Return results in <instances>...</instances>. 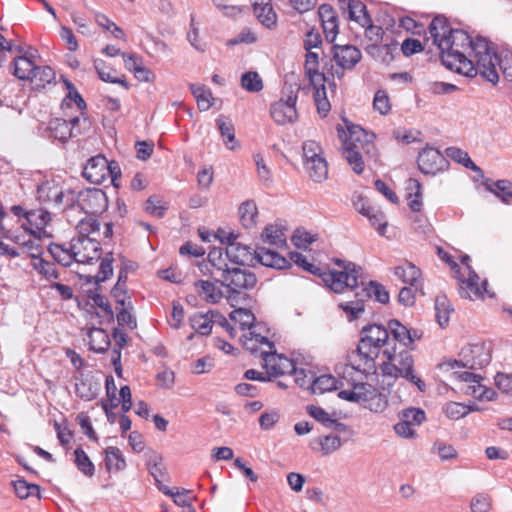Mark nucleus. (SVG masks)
Returning <instances> with one entry per match:
<instances>
[{"label":"nucleus","instance_id":"nucleus-1","mask_svg":"<svg viewBox=\"0 0 512 512\" xmlns=\"http://www.w3.org/2000/svg\"><path fill=\"white\" fill-rule=\"evenodd\" d=\"M439 50L442 64L449 70L470 78L480 74L493 85L498 83L499 74L493 68L494 57L485 38L479 36L473 40L464 30L454 29L439 44Z\"/></svg>","mask_w":512,"mask_h":512},{"label":"nucleus","instance_id":"nucleus-2","mask_svg":"<svg viewBox=\"0 0 512 512\" xmlns=\"http://www.w3.org/2000/svg\"><path fill=\"white\" fill-rule=\"evenodd\" d=\"M347 133L341 125L337 126L338 136L343 141L342 155L351 166L352 170L360 175L365 165L363 155L369 158L376 157L375 135L366 132L361 126L355 125L344 118Z\"/></svg>","mask_w":512,"mask_h":512},{"label":"nucleus","instance_id":"nucleus-3","mask_svg":"<svg viewBox=\"0 0 512 512\" xmlns=\"http://www.w3.org/2000/svg\"><path fill=\"white\" fill-rule=\"evenodd\" d=\"M289 261L295 263L306 272L322 279L327 287L335 293H343L345 287H357V279L361 273V267L355 263H346L343 260H336V264L343 268L342 271H331L322 269L321 267L308 261L306 256L300 252H290Z\"/></svg>","mask_w":512,"mask_h":512},{"label":"nucleus","instance_id":"nucleus-4","mask_svg":"<svg viewBox=\"0 0 512 512\" xmlns=\"http://www.w3.org/2000/svg\"><path fill=\"white\" fill-rule=\"evenodd\" d=\"M388 326L379 324H367L361 329V338L356 354L360 362L354 361L352 368L356 371L369 374L376 371L375 360L379 356L380 349L388 342Z\"/></svg>","mask_w":512,"mask_h":512},{"label":"nucleus","instance_id":"nucleus-5","mask_svg":"<svg viewBox=\"0 0 512 512\" xmlns=\"http://www.w3.org/2000/svg\"><path fill=\"white\" fill-rule=\"evenodd\" d=\"M363 270L357 279V287H345V290L353 293L354 299L347 300L339 303V308L343 310L349 322H352L360 317L365 310V302L374 297L376 301L381 304L389 303V292L385 287L375 281H369L365 285L362 279Z\"/></svg>","mask_w":512,"mask_h":512},{"label":"nucleus","instance_id":"nucleus-6","mask_svg":"<svg viewBox=\"0 0 512 512\" xmlns=\"http://www.w3.org/2000/svg\"><path fill=\"white\" fill-rule=\"evenodd\" d=\"M74 191L64 189L55 180H46L37 187V200L60 211L73 209Z\"/></svg>","mask_w":512,"mask_h":512},{"label":"nucleus","instance_id":"nucleus-7","mask_svg":"<svg viewBox=\"0 0 512 512\" xmlns=\"http://www.w3.org/2000/svg\"><path fill=\"white\" fill-rule=\"evenodd\" d=\"M491 360L490 351L484 343H476L464 346L459 353V360L453 359L440 364V368L454 369L463 367L470 370L482 369Z\"/></svg>","mask_w":512,"mask_h":512},{"label":"nucleus","instance_id":"nucleus-8","mask_svg":"<svg viewBox=\"0 0 512 512\" xmlns=\"http://www.w3.org/2000/svg\"><path fill=\"white\" fill-rule=\"evenodd\" d=\"M216 281L219 282L220 286L227 288L228 300L235 301L242 292L255 287L257 277L255 273L248 269L232 266L223 279H217Z\"/></svg>","mask_w":512,"mask_h":512},{"label":"nucleus","instance_id":"nucleus-9","mask_svg":"<svg viewBox=\"0 0 512 512\" xmlns=\"http://www.w3.org/2000/svg\"><path fill=\"white\" fill-rule=\"evenodd\" d=\"M76 207L86 215L96 216L106 211L108 198L100 188H87L77 194L74 192L73 209Z\"/></svg>","mask_w":512,"mask_h":512},{"label":"nucleus","instance_id":"nucleus-10","mask_svg":"<svg viewBox=\"0 0 512 512\" xmlns=\"http://www.w3.org/2000/svg\"><path fill=\"white\" fill-rule=\"evenodd\" d=\"M297 99L298 90L294 91L291 86L288 91L283 89L281 98L270 107V115L277 124L285 125L297 121Z\"/></svg>","mask_w":512,"mask_h":512},{"label":"nucleus","instance_id":"nucleus-11","mask_svg":"<svg viewBox=\"0 0 512 512\" xmlns=\"http://www.w3.org/2000/svg\"><path fill=\"white\" fill-rule=\"evenodd\" d=\"M383 355L388 360L394 361V363H396L398 369L401 370V373H403V378L415 384L420 391H424L426 389L425 382L414 374V360L407 348H403L399 352L396 351L395 346L391 349L386 348L383 350Z\"/></svg>","mask_w":512,"mask_h":512},{"label":"nucleus","instance_id":"nucleus-12","mask_svg":"<svg viewBox=\"0 0 512 512\" xmlns=\"http://www.w3.org/2000/svg\"><path fill=\"white\" fill-rule=\"evenodd\" d=\"M417 164L423 174L436 175L448 168L449 161L438 149L426 147L419 153Z\"/></svg>","mask_w":512,"mask_h":512},{"label":"nucleus","instance_id":"nucleus-13","mask_svg":"<svg viewBox=\"0 0 512 512\" xmlns=\"http://www.w3.org/2000/svg\"><path fill=\"white\" fill-rule=\"evenodd\" d=\"M76 229L79 233V238H84V242L91 245L93 250L92 255L83 254L80 261L82 263L91 264L94 260H98L100 258L101 245L97 240L89 238V235L93 232L99 231L100 222L95 218L86 217L78 222Z\"/></svg>","mask_w":512,"mask_h":512},{"label":"nucleus","instance_id":"nucleus-14","mask_svg":"<svg viewBox=\"0 0 512 512\" xmlns=\"http://www.w3.org/2000/svg\"><path fill=\"white\" fill-rule=\"evenodd\" d=\"M264 368L269 370L272 380L285 374H297L296 364L292 359L276 352H262Z\"/></svg>","mask_w":512,"mask_h":512},{"label":"nucleus","instance_id":"nucleus-15","mask_svg":"<svg viewBox=\"0 0 512 512\" xmlns=\"http://www.w3.org/2000/svg\"><path fill=\"white\" fill-rule=\"evenodd\" d=\"M332 58L342 70H352L361 61L360 49L351 44H333L331 47Z\"/></svg>","mask_w":512,"mask_h":512},{"label":"nucleus","instance_id":"nucleus-16","mask_svg":"<svg viewBox=\"0 0 512 512\" xmlns=\"http://www.w3.org/2000/svg\"><path fill=\"white\" fill-rule=\"evenodd\" d=\"M380 393L378 390L368 383H355L351 390H341L338 393L340 399L353 403H361L366 406V403L375 399L380 400Z\"/></svg>","mask_w":512,"mask_h":512},{"label":"nucleus","instance_id":"nucleus-17","mask_svg":"<svg viewBox=\"0 0 512 512\" xmlns=\"http://www.w3.org/2000/svg\"><path fill=\"white\" fill-rule=\"evenodd\" d=\"M457 279L459 280V294L461 298L470 300L483 298L488 283L487 280H484L482 285L479 286L480 278L474 269H470L467 279L463 276H457Z\"/></svg>","mask_w":512,"mask_h":512},{"label":"nucleus","instance_id":"nucleus-18","mask_svg":"<svg viewBox=\"0 0 512 512\" xmlns=\"http://www.w3.org/2000/svg\"><path fill=\"white\" fill-rule=\"evenodd\" d=\"M394 275L403 283L415 287V291H420V295H424L421 283V270L412 262L404 261L400 265L393 268Z\"/></svg>","mask_w":512,"mask_h":512},{"label":"nucleus","instance_id":"nucleus-19","mask_svg":"<svg viewBox=\"0 0 512 512\" xmlns=\"http://www.w3.org/2000/svg\"><path fill=\"white\" fill-rule=\"evenodd\" d=\"M42 136L49 140H58L61 143H66L70 138L76 137V134L70 128L67 120L52 118L44 128Z\"/></svg>","mask_w":512,"mask_h":512},{"label":"nucleus","instance_id":"nucleus-20","mask_svg":"<svg viewBox=\"0 0 512 512\" xmlns=\"http://www.w3.org/2000/svg\"><path fill=\"white\" fill-rule=\"evenodd\" d=\"M254 257V260L266 267L279 270L292 267V263L284 256L274 250L265 247H257L254 250Z\"/></svg>","mask_w":512,"mask_h":512},{"label":"nucleus","instance_id":"nucleus-21","mask_svg":"<svg viewBox=\"0 0 512 512\" xmlns=\"http://www.w3.org/2000/svg\"><path fill=\"white\" fill-rule=\"evenodd\" d=\"M217 278L211 280H197L194 282V288L198 296L205 302L210 304L219 303L224 297L221 289L222 286L216 281Z\"/></svg>","mask_w":512,"mask_h":512},{"label":"nucleus","instance_id":"nucleus-22","mask_svg":"<svg viewBox=\"0 0 512 512\" xmlns=\"http://www.w3.org/2000/svg\"><path fill=\"white\" fill-rule=\"evenodd\" d=\"M107 163L108 160L103 155L91 157L83 169V177L93 184H101L105 180V171L108 170Z\"/></svg>","mask_w":512,"mask_h":512},{"label":"nucleus","instance_id":"nucleus-23","mask_svg":"<svg viewBox=\"0 0 512 512\" xmlns=\"http://www.w3.org/2000/svg\"><path fill=\"white\" fill-rule=\"evenodd\" d=\"M214 318H220L221 324H228L224 316L218 311L210 310L208 313H195L189 318L191 327L201 335H209L212 331Z\"/></svg>","mask_w":512,"mask_h":512},{"label":"nucleus","instance_id":"nucleus-24","mask_svg":"<svg viewBox=\"0 0 512 512\" xmlns=\"http://www.w3.org/2000/svg\"><path fill=\"white\" fill-rule=\"evenodd\" d=\"M254 15L266 28L273 29L277 25V14L272 7L271 0H252Z\"/></svg>","mask_w":512,"mask_h":512},{"label":"nucleus","instance_id":"nucleus-25","mask_svg":"<svg viewBox=\"0 0 512 512\" xmlns=\"http://www.w3.org/2000/svg\"><path fill=\"white\" fill-rule=\"evenodd\" d=\"M225 255L232 264L241 266L249 265L255 259L252 248L240 242L226 246Z\"/></svg>","mask_w":512,"mask_h":512},{"label":"nucleus","instance_id":"nucleus-26","mask_svg":"<svg viewBox=\"0 0 512 512\" xmlns=\"http://www.w3.org/2000/svg\"><path fill=\"white\" fill-rule=\"evenodd\" d=\"M482 185L490 193L494 194L502 203L510 204L512 200V182L507 179L493 181L484 178Z\"/></svg>","mask_w":512,"mask_h":512},{"label":"nucleus","instance_id":"nucleus-27","mask_svg":"<svg viewBox=\"0 0 512 512\" xmlns=\"http://www.w3.org/2000/svg\"><path fill=\"white\" fill-rule=\"evenodd\" d=\"M89 348L98 354L108 351L111 341L107 331L103 328L92 327L88 330Z\"/></svg>","mask_w":512,"mask_h":512},{"label":"nucleus","instance_id":"nucleus-28","mask_svg":"<svg viewBox=\"0 0 512 512\" xmlns=\"http://www.w3.org/2000/svg\"><path fill=\"white\" fill-rule=\"evenodd\" d=\"M319 56L317 53L311 50L307 51L305 58V74L313 87L316 85H322V82L326 81L324 73L319 72Z\"/></svg>","mask_w":512,"mask_h":512},{"label":"nucleus","instance_id":"nucleus-29","mask_svg":"<svg viewBox=\"0 0 512 512\" xmlns=\"http://www.w3.org/2000/svg\"><path fill=\"white\" fill-rule=\"evenodd\" d=\"M350 20L359 23L362 27H371L372 19L367 11L366 5L360 0H348L346 4Z\"/></svg>","mask_w":512,"mask_h":512},{"label":"nucleus","instance_id":"nucleus-30","mask_svg":"<svg viewBox=\"0 0 512 512\" xmlns=\"http://www.w3.org/2000/svg\"><path fill=\"white\" fill-rule=\"evenodd\" d=\"M55 78V71L50 66L36 65L35 71H33V75L29 81L31 82L34 90L40 91L44 89L46 85L55 83Z\"/></svg>","mask_w":512,"mask_h":512},{"label":"nucleus","instance_id":"nucleus-31","mask_svg":"<svg viewBox=\"0 0 512 512\" xmlns=\"http://www.w3.org/2000/svg\"><path fill=\"white\" fill-rule=\"evenodd\" d=\"M450 31H454L451 28L448 20L444 16H436L429 25V32L433 38L434 44L439 48V44H442L444 39H447L450 35Z\"/></svg>","mask_w":512,"mask_h":512},{"label":"nucleus","instance_id":"nucleus-32","mask_svg":"<svg viewBox=\"0 0 512 512\" xmlns=\"http://www.w3.org/2000/svg\"><path fill=\"white\" fill-rule=\"evenodd\" d=\"M74 248V245H71L70 249H67L61 244L51 243L48 247V251L58 264L68 267L72 264L73 260L80 262V259H76L78 253L75 252Z\"/></svg>","mask_w":512,"mask_h":512},{"label":"nucleus","instance_id":"nucleus-33","mask_svg":"<svg viewBox=\"0 0 512 512\" xmlns=\"http://www.w3.org/2000/svg\"><path fill=\"white\" fill-rule=\"evenodd\" d=\"M304 168L314 182H322L328 176V165L323 156L311 161H304Z\"/></svg>","mask_w":512,"mask_h":512},{"label":"nucleus","instance_id":"nucleus-34","mask_svg":"<svg viewBox=\"0 0 512 512\" xmlns=\"http://www.w3.org/2000/svg\"><path fill=\"white\" fill-rule=\"evenodd\" d=\"M36 65L33 56L23 55L16 57L13 61V74L20 80H29L33 75V71H35Z\"/></svg>","mask_w":512,"mask_h":512},{"label":"nucleus","instance_id":"nucleus-35","mask_svg":"<svg viewBox=\"0 0 512 512\" xmlns=\"http://www.w3.org/2000/svg\"><path fill=\"white\" fill-rule=\"evenodd\" d=\"M491 55L495 57L491 61L495 72L498 74L497 66H499L504 77L512 82V51L505 50L497 54L491 50Z\"/></svg>","mask_w":512,"mask_h":512},{"label":"nucleus","instance_id":"nucleus-36","mask_svg":"<svg viewBox=\"0 0 512 512\" xmlns=\"http://www.w3.org/2000/svg\"><path fill=\"white\" fill-rule=\"evenodd\" d=\"M435 311L438 324L444 328L449 323L450 314L454 311L450 301L445 294L437 295L435 298Z\"/></svg>","mask_w":512,"mask_h":512},{"label":"nucleus","instance_id":"nucleus-37","mask_svg":"<svg viewBox=\"0 0 512 512\" xmlns=\"http://www.w3.org/2000/svg\"><path fill=\"white\" fill-rule=\"evenodd\" d=\"M388 332L391 333L393 339L404 348L411 346V335L409 329L397 319L388 321Z\"/></svg>","mask_w":512,"mask_h":512},{"label":"nucleus","instance_id":"nucleus-38","mask_svg":"<svg viewBox=\"0 0 512 512\" xmlns=\"http://www.w3.org/2000/svg\"><path fill=\"white\" fill-rule=\"evenodd\" d=\"M446 155L447 157L451 158L458 164H461L465 168L473 170L474 172L478 173L481 177L484 178L483 170L471 160L467 152L457 147H448L446 149Z\"/></svg>","mask_w":512,"mask_h":512},{"label":"nucleus","instance_id":"nucleus-39","mask_svg":"<svg viewBox=\"0 0 512 512\" xmlns=\"http://www.w3.org/2000/svg\"><path fill=\"white\" fill-rule=\"evenodd\" d=\"M190 91L196 99L198 108L201 111H207L211 108L214 98L209 88H207L205 85L191 84Z\"/></svg>","mask_w":512,"mask_h":512},{"label":"nucleus","instance_id":"nucleus-40","mask_svg":"<svg viewBox=\"0 0 512 512\" xmlns=\"http://www.w3.org/2000/svg\"><path fill=\"white\" fill-rule=\"evenodd\" d=\"M105 467L108 471H121L126 468V461L118 447L109 446L105 449Z\"/></svg>","mask_w":512,"mask_h":512},{"label":"nucleus","instance_id":"nucleus-41","mask_svg":"<svg viewBox=\"0 0 512 512\" xmlns=\"http://www.w3.org/2000/svg\"><path fill=\"white\" fill-rule=\"evenodd\" d=\"M216 124L221 136L224 138L225 145L228 149L233 150L237 144L233 123L231 120L221 115L216 119Z\"/></svg>","mask_w":512,"mask_h":512},{"label":"nucleus","instance_id":"nucleus-42","mask_svg":"<svg viewBox=\"0 0 512 512\" xmlns=\"http://www.w3.org/2000/svg\"><path fill=\"white\" fill-rule=\"evenodd\" d=\"M422 186L421 183L414 178H410L408 180L407 190L408 192V206L411 209L412 212H419L422 207V192H421Z\"/></svg>","mask_w":512,"mask_h":512},{"label":"nucleus","instance_id":"nucleus-43","mask_svg":"<svg viewBox=\"0 0 512 512\" xmlns=\"http://www.w3.org/2000/svg\"><path fill=\"white\" fill-rule=\"evenodd\" d=\"M261 238L264 243L277 247L286 245V237L283 229L277 225H267L261 234Z\"/></svg>","mask_w":512,"mask_h":512},{"label":"nucleus","instance_id":"nucleus-44","mask_svg":"<svg viewBox=\"0 0 512 512\" xmlns=\"http://www.w3.org/2000/svg\"><path fill=\"white\" fill-rule=\"evenodd\" d=\"M27 222L37 230H43L51 221V214L45 209H34L24 213Z\"/></svg>","mask_w":512,"mask_h":512},{"label":"nucleus","instance_id":"nucleus-45","mask_svg":"<svg viewBox=\"0 0 512 512\" xmlns=\"http://www.w3.org/2000/svg\"><path fill=\"white\" fill-rule=\"evenodd\" d=\"M337 383L338 380L330 374H324L316 378L313 377L311 382V391L314 394H323L325 392L336 390Z\"/></svg>","mask_w":512,"mask_h":512},{"label":"nucleus","instance_id":"nucleus-46","mask_svg":"<svg viewBox=\"0 0 512 512\" xmlns=\"http://www.w3.org/2000/svg\"><path fill=\"white\" fill-rule=\"evenodd\" d=\"M257 214V206L253 200H247L239 207L240 219L245 228H252L256 225L255 218Z\"/></svg>","mask_w":512,"mask_h":512},{"label":"nucleus","instance_id":"nucleus-47","mask_svg":"<svg viewBox=\"0 0 512 512\" xmlns=\"http://www.w3.org/2000/svg\"><path fill=\"white\" fill-rule=\"evenodd\" d=\"M359 213L369 219L371 225L376 228L380 235L385 234L387 222L385 221V216L382 212L375 210L374 208L362 207L359 209Z\"/></svg>","mask_w":512,"mask_h":512},{"label":"nucleus","instance_id":"nucleus-48","mask_svg":"<svg viewBox=\"0 0 512 512\" xmlns=\"http://www.w3.org/2000/svg\"><path fill=\"white\" fill-rule=\"evenodd\" d=\"M87 296L89 299H91L93 301L94 305H96L103 311L104 316L108 322L114 321V311H113L108 299L105 296H103L102 294H100L99 290H97L96 288L94 291L89 290L87 292Z\"/></svg>","mask_w":512,"mask_h":512},{"label":"nucleus","instance_id":"nucleus-49","mask_svg":"<svg viewBox=\"0 0 512 512\" xmlns=\"http://www.w3.org/2000/svg\"><path fill=\"white\" fill-rule=\"evenodd\" d=\"M74 455V462L78 470L85 476L92 477L95 473V466L86 452L82 448L78 447L75 449Z\"/></svg>","mask_w":512,"mask_h":512},{"label":"nucleus","instance_id":"nucleus-50","mask_svg":"<svg viewBox=\"0 0 512 512\" xmlns=\"http://www.w3.org/2000/svg\"><path fill=\"white\" fill-rule=\"evenodd\" d=\"M324 83L325 82H322V85H316V87H314L315 91L313 94L317 112L322 118H325L331 109L330 102L326 96Z\"/></svg>","mask_w":512,"mask_h":512},{"label":"nucleus","instance_id":"nucleus-51","mask_svg":"<svg viewBox=\"0 0 512 512\" xmlns=\"http://www.w3.org/2000/svg\"><path fill=\"white\" fill-rule=\"evenodd\" d=\"M113 253L109 252L105 255L104 258L101 259L100 265H99V272L97 275H95V285L96 289L100 290L101 286L100 283L106 281L109 277L113 274Z\"/></svg>","mask_w":512,"mask_h":512},{"label":"nucleus","instance_id":"nucleus-52","mask_svg":"<svg viewBox=\"0 0 512 512\" xmlns=\"http://www.w3.org/2000/svg\"><path fill=\"white\" fill-rule=\"evenodd\" d=\"M34 269L42 275L46 280L58 279L59 274L55 267V264L49 261L44 260L43 258L33 256Z\"/></svg>","mask_w":512,"mask_h":512},{"label":"nucleus","instance_id":"nucleus-53","mask_svg":"<svg viewBox=\"0 0 512 512\" xmlns=\"http://www.w3.org/2000/svg\"><path fill=\"white\" fill-rule=\"evenodd\" d=\"M241 86L248 92L257 93L263 89V81L255 71H248L241 76Z\"/></svg>","mask_w":512,"mask_h":512},{"label":"nucleus","instance_id":"nucleus-54","mask_svg":"<svg viewBox=\"0 0 512 512\" xmlns=\"http://www.w3.org/2000/svg\"><path fill=\"white\" fill-rule=\"evenodd\" d=\"M230 318L233 321L239 322L242 330H250L256 320L252 311L246 308L235 309L230 313Z\"/></svg>","mask_w":512,"mask_h":512},{"label":"nucleus","instance_id":"nucleus-55","mask_svg":"<svg viewBox=\"0 0 512 512\" xmlns=\"http://www.w3.org/2000/svg\"><path fill=\"white\" fill-rule=\"evenodd\" d=\"M117 312V323L118 326L126 325L129 329L133 330L137 327V321L135 316L132 314L133 306L130 301L127 305L116 307Z\"/></svg>","mask_w":512,"mask_h":512},{"label":"nucleus","instance_id":"nucleus-56","mask_svg":"<svg viewBox=\"0 0 512 512\" xmlns=\"http://www.w3.org/2000/svg\"><path fill=\"white\" fill-rule=\"evenodd\" d=\"M473 410V407L458 402H448L443 407L445 415L452 420L463 418Z\"/></svg>","mask_w":512,"mask_h":512},{"label":"nucleus","instance_id":"nucleus-57","mask_svg":"<svg viewBox=\"0 0 512 512\" xmlns=\"http://www.w3.org/2000/svg\"><path fill=\"white\" fill-rule=\"evenodd\" d=\"M147 467L149 473L154 478L155 483H160V480L165 478L166 471L165 468L162 466V457L159 454L153 453L149 457L147 461Z\"/></svg>","mask_w":512,"mask_h":512},{"label":"nucleus","instance_id":"nucleus-58","mask_svg":"<svg viewBox=\"0 0 512 512\" xmlns=\"http://www.w3.org/2000/svg\"><path fill=\"white\" fill-rule=\"evenodd\" d=\"M75 392L82 400L91 401L97 396V387L96 384L93 385L89 380L81 379L76 383Z\"/></svg>","mask_w":512,"mask_h":512},{"label":"nucleus","instance_id":"nucleus-59","mask_svg":"<svg viewBox=\"0 0 512 512\" xmlns=\"http://www.w3.org/2000/svg\"><path fill=\"white\" fill-rule=\"evenodd\" d=\"M400 419L403 421H407L409 425L412 427L421 425L425 419L426 415L424 410L420 408L410 407L404 409L400 414Z\"/></svg>","mask_w":512,"mask_h":512},{"label":"nucleus","instance_id":"nucleus-60","mask_svg":"<svg viewBox=\"0 0 512 512\" xmlns=\"http://www.w3.org/2000/svg\"><path fill=\"white\" fill-rule=\"evenodd\" d=\"M455 378L461 382L470 383L472 385L469 386L471 389V394L476 395L477 391L482 388L480 381L483 379L479 374H475L472 372L464 371V372H455Z\"/></svg>","mask_w":512,"mask_h":512},{"label":"nucleus","instance_id":"nucleus-61","mask_svg":"<svg viewBox=\"0 0 512 512\" xmlns=\"http://www.w3.org/2000/svg\"><path fill=\"white\" fill-rule=\"evenodd\" d=\"M319 445L321 446L322 454L329 455L337 451L342 446V442L339 436L326 435L319 438Z\"/></svg>","mask_w":512,"mask_h":512},{"label":"nucleus","instance_id":"nucleus-62","mask_svg":"<svg viewBox=\"0 0 512 512\" xmlns=\"http://www.w3.org/2000/svg\"><path fill=\"white\" fill-rule=\"evenodd\" d=\"M72 103H75V105L80 110V114L84 115V111L87 108V104H86L85 100L83 99V97L81 96V94L77 90L68 92V94L66 95V97L63 99V101L61 103V108L63 110L65 108H70Z\"/></svg>","mask_w":512,"mask_h":512},{"label":"nucleus","instance_id":"nucleus-63","mask_svg":"<svg viewBox=\"0 0 512 512\" xmlns=\"http://www.w3.org/2000/svg\"><path fill=\"white\" fill-rule=\"evenodd\" d=\"M303 162L311 161L322 156V148L319 143L314 140H307L303 143Z\"/></svg>","mask_w":512,"mask_h":512},{"label":"nucleus","instance_id":"nucleus-64","mask_svg":"<svg viewBox=\"0 0 512 512\" xmlns=\"http://www.w3.org/2000/svg\"><path fill=\"white\" fill-rule=\"evenodd\" d=\"M472 512H488L491 508V498L487 494L479 493L470 503Z\"/></svg>","mask_w":512,"mask_h":512}]
</instances>
